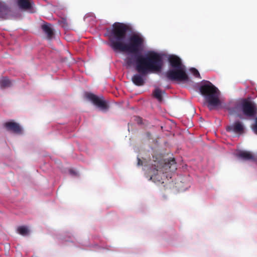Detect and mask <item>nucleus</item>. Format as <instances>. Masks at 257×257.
Listing matches in <instances>:
<instances>
[{
    "mask_svg": "<svg viewBox=\"0 0 257 257\" xmlns=\"http://www.w3.org/2000/svg\"><path fill=\"white\" fill-rule=\"evenodd\" d=\"M129 26L124 23H114L111 29H107L106 36L109 40L108 45L114 52H127L135 55L136 61L138 56H142L145 39L141 35L133 34L127 41V32Z\"/></svg>",
    "mask_w": 257,
    "mask_h": 257,
    "instance_id": "nucleus-1",
    "label": "nucleus"
},
{
    "mask_svg": "<svg viewBox=\"0 0 257 257\" xmlns=\"http://www.w3.org/2000/svg\"><path fill=\"white\" fill-rule=\"evenodd\" d=\"M163 65L162 56L156 52H151L146 56H138L136 70L139 74H136L132 77L133 82L137 86L144 85L145 77L149 73L161 71Z\"/></svg>",
    "mask_w": 257,
    "mask_h": 257,
    "instance_id": "nucleus-2",
    "label": "nucleus"
},
{
    "mask_svg": "<svg viewBox=\"0 0 257 257\" xmlns=\"http://www.w3.org/2000/svg\"><path fill=\"white\" fill-rule=\"evenodd\" d=\"M206 84L201 85L199 90L200 93L205 97L207 106L212 110L221 107V102L219 99V90L210 81H206Z\"/></svg>",
    "mask_w": 257,
    "mask_h": 257,
    "instance_id": "nucleus-3",
    "label": "nucleus"
},
{
    "mask_svg": "<svg viewBox=\"0 0 257 257\" xmlns=\"http://www.w3.org/2000/svg\"><path fill=\"white\" fill-rule=\"evenodd\" d=\"M165 76L172 81L185 82L189 80L185 67L170 69L166 72Z\"/></svg>",
    "mask_w": 257,
    "mask_h": 257,
    "instance_id": "nucleus-4",
    "label": "nucleus"
},
{
    "mask_svg": "<svg viewBox=\"0 0 257 257\" xmlns=\"http://www.w3.org/2000/svg\"><path fill=\"white\" fill-rule=\"evenodd\" d=\"M241 109L243 114L249 117H253L257 113V106L252 101L244 99L241 102Z\"/></svg>",
    "mask_w": 257,
    "mask_h": 257,
    "instance_id": "nucleus-5",
    "label": "nucleus"
},
{
    "mask_svg": "<svg viewBox=\"0 0 257 257\" xmlns=\"http://www.w3.org/2000/svg\"><path fill=\"white\" fill-rule=\"evenodd\" d=\"M85 96L100 110L106 111L108 109V105L103 96L99 97L90 92L86 93Z\"/></svg>",
    "mask_w": 257,
    "mask_h": 257,
    "instance_id": "nucleus-6",
    "label": "nucleus"
},
{
    "mask_svg": "<svg viewBox=\"0 0 257 257\" xmlns=\"http://www.w3.org/2000/svg\"><path fill=\"white\" fill-rule=\"evenodd\" d=\"M150 173L151 174L150 180H153L154 182H158L164 183V178L166 177V175L162 171L159 170L157 168H154L151 170Z\"/></svg>",
    "mask_w": 257,
    "mask_h": 257,
    "instance_id": "nucleus-7",
    "label": "nucleus"
},
{
    "mask_svg": "<svg viewBox=\"0 0 257 257\" xmlns=\"http://www.w3.org/2000/svg\"><path fill=\"white\" fill-rule=\"evenodd\" d=\"M228 132H233L236 134H241L244 131V126L242 122L236 121L234 123L228 125L226 128Z\"/></svg>",
    "mask_w": 257,
    "mask_h": 257,
    "instance_id": "nucleus-8",
    "label": "nucleus"
},
{
    "mask_svg": "<svg viewBox=\"0 0 257 257\" xmlns=\"http://www.w3.org/2000/svg\"><path fill=\"white\" fill-rule=\"evenodd\" d=\"M4 126L9 131H12L13 132L18 134L22 133V128L20 125L16 122H7L4 124Z\"/></svg>",
    "mask_w": 257,
    "mask_h": 257,
    "instance_id": "nucleus-9",
    "label": "nucleus"
},
{
    "mask_svg": "<svg viewBox=\"0 0 257 257\" xmlns=\"http://www.w3.org/2000/svg\"><path fill=\"white\" fill-rule=\"evenodd\" d=\"M168 60L170 66L172 68V69L185 67L184 65L182 63L181 59L177 56H170Z\"/></svg>",
    "mask_w": 257,
    "mask_h": 257,
    "instance_id": "nucleus-10",
    "label": "nucleus"
},
{
    "mask_svg": "<svg viewBox=\"0 0 257 257\" xmlns=\"http://www.w3.org/2000/svg\"><path fill=\"white\" fill-rule=\"evenodd\" d=\"M237 157L243 160H250L255 161L257 160V156L248 151H240L237 155Z\"/></svg>",
    "mask_w": 257,
    "mask_h": 257,
    "instance_id": "nucleus-11",
    "label": "nucleus"
},
{
    "mask_svg": "<svg viewBox=\"0 0 257 257\" xmlns=\"http://www.w3.org/2000/svg\"><path fill=\"white\" fill-rule=\"evenodd\" d=\"M42 29L47 35L48 39H51L54 35V30L49 24H44L42 26Z\"/></svg>",
    "mask_w": 257,
    "mask_h": 257,
    "instance_id": "nucleus-12",
    "label": "nucleus"
},
{
    "mask_svg": "<svg viewBox=\"0 0 257 257\" xmlns=\"http://www.w3.org/2000/svg\"><path fill=\"white\" fill-rule=\"evenodd\" d=\"M18 5L21 9L24 10H30L32 7L30 0H18Z\"/></svg>",
    "mask_w": 257,
    "mask_h": 257,
    "instance_id": "nucleus-13",
    "label": "nucleus"
},
{
    "mask_svg": "<svg viewBox=\"0 0 257 257\" xmlns=\"http://www.w3.org/2000/svg\"><path fill=\"white\" fill-rule=\"evenodd\" d=\"M164 167L166 169L169 168L170 169L169 171L170 172H173L175 171L177 169L175 159L170 158L168 160L167 162L165 163Z\"/></svg>",
    "mask_w": 257,
    "mask_h": 257,
    "instance_id": "nucleus-14",
    "label": "nucleus"
},
{
    "mask_svg": "<svg viewBox=\"0 0 257 257\" xmlns=\"http://www.w3.org/2000/svg\"><path fill=\"white\" fill-rule=\"evenodd\" d=\"M10 12L9 9L6 5L0 3V18L6 19Z\"/></svg>",
    "mask_w": 257,
    "mask_h": 257,
    "instance_id": "nucleus-15",
    "label": "nucleus"
},
{
    "mask_svg": "<svg viewBox=\"0 0 257 257\" xmlns=\"http://www.w3.org/2000/svg\"><path fill=\"white\" fill-rule=\"evenodd\" d=\"M12 85L11 81L7 77H3L0 80V87L1 88H5Z\"/></svg>",
    "mask_w": 257,
    "mask_h": 257,
    "instance_id": "nucleus-16",
    "label": "nucleus"
},
{
    "mask_svg": "<svg viewBox=\"0 0 257 257\" xmlns=\"http://www.w3.org/2000/svg\"><path fill=\"white\" fill-rule=\"evenodd\" d=\"M153 96L160 102H161L163 100L162 92L159 88L155 89L153 92Z\"/></svg>",
    "mask_w": 257,
    "mask_h": 257,
    "instance_id": "nucleus-17",
    "label": "nucleus"
},
{
    "mask_svg": "<svg viewBox=\"0 0 257 257\" xmlns=\"http://www.w3.org/2000/svg\"><path fill=\"white\" fill-rule=\"evenodd\" d=\"M18 231L19 233L22 235H26L28 234L29 230L26 227L22 226L18 228Z\"/></svg>",
    "mask_w": 257,
    "mask_h": 257,
    "instance_id": "nucleus-18",
    "label": "nucleus"
},
{
    "mask_svg": "<svg viewBox=\"0 0 257 257\" xmlns=\"http://www.w3.org/2000/svg\"><path fill=\"white\" fill-rule=\"evenodd\" d=\"M190 71H191V72L192 73V74L194 75V76H195L196 77L201 78L200 75L198 71L196 68H192L190 69Z\"/></svg>",
    "mask_w": 257,
    "mask_h": 257,
    "instance_id": "nucleus-19",
    "label": "nucleus"
},
{
    "mask_svg": "<svg viewBox=\"0 0 257 257\" xmlns=\"http://www.w3.org/2000/svg\"><path fill=\"white\" fill-rule=\"evenodd\" d=\"M125 62L127 65L131 66L133 63V61L131 57H127L125 59Z\"/></svg>",
    "mask_w": 257,
    "mask_h": 257,
    "instance_id": "nucleus-20",
    "label": "nucleus"
},
{
    "mask_svg": "<svg viewBox=\"0 0 257 257\" xmlns=\"http://www.w3.org/2000/svg\"><path fill=\"white\" fill-rule=\"evenodd\" d=\"M135 121L138 123V124H142V118L139 116H136L135 118Z\"/></svg>",
    "mask_w": 257,
    "mask_h": 257,
    "instance_id": "nucleus-21",
    "label": "nucleus"
},
{
    "mask_svg": "<svg viewBox=\"0 0 257 257\" xmlns=\"http://www.w3.org/2000/svg\"><path fill=\"white\" fill-rule=\"evenodd\" d=\"M253 130L254 132V133L257 135V119H256L255 123L253 127Z\"/></svg>",
    "mask_w": 257,
    "mask_h": 257,
    "instance_id": "nucleus-22",
    "label": "nucleus"
},
{
    "mask_svg": "<svg viewBox=\"0 0 257 257\" xmlns=\"http://www.w3.org/2000/svg\"><path fill=\"white\" fill-rule=\"evenodd\" d=\"M142 165H143V162L139 158H138V165L141 166Z\"/></svg>",
    "mask_w": 257,
    "mask_h": 257,
    "instance_id": "nucleus-23",
    "label": "nucleus"
}]
</instances>
